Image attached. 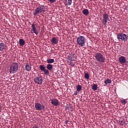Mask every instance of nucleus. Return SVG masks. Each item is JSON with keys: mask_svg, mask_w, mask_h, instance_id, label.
Segmentation results:
<instances>
[{"mask_svg": "<svg viewBox=\"0 0 128 128\" xmlns=\"http://www.w3.org/2000/svg\"><path fill=\"white\" fill-rule=\"evenodd\" d=\"M18 64L16 62H14L10 66L9 72L10 74H15L18 72Z\"/></svg>", "mask_w": 128, "mask_h": 128, "instance_id": "nucleus-1", "label": "nucleus"}, {"mask_svg": "<svg viewBox=\"0 0 128 128\" xmlns=\"http://www.w3.org/2000/svg\"><path fill=\"white\" fill-rule=\"evenodd\" d=\"M94 58L96 60L100 62H104L105 58L102 54L100 52H96L94 54Z\"/></svg>", "mask_w": 128, "mask_h": 128, "instance_id": "nucleus-2", "label": "nucleus"}, {"mask_svg": "<svg viewBox=\"0 0 128 128\" xmlns=\"http://www.w3.org/2000/svg\"><path fill=\"white\" fill-rule=\"evenodd\" d=\"M85 38L83 36H79L76 38V44L80 46H85Z\"/></svg>", "mask_w": 128, "mask_h": 128, "instance_id": "nucleus-3", "label": "nucleus"}, {"mask_svg": "<svg viewBox=\"0 0 128 128\" xmlns=\"http://www.w3.org/2000/svg\"><path fill=\"white\" fill-rule=\"evenodd\" d=\"M46 12L45 8L43 6H40L38 8H36L34 12V15L36 16L41 13H44Z\"/></svg>", "mask_w": 128, "mask_h": 128, "instance_id": "nucleus-4", "label": "nucleus"}, {"mask_svg": "<svg viewBox=\"0 0 128 128\" xmlns=\"http://www.w3.org/2000/svg\"><path fill=\"white\" fill-rule=\"evenodd\" d=\"M34 108L36 110H44L45 109V106L44 104H41L40 103L36 102L34 104Z\"/></svg>", "mask_w": 128, "mask_h": 128, "instance_id": "nucleus-5", "label": "nucleus"}, {"mask_svg": "<svg viewBox=\"0 0 128 128\" xmlns=\"http://www.w3.org/2000/svg\"><path fill=\"white\" fill-rule=\"evenodd\" d=\"M117 38L119 40L126 41L127 40V35L124 33L120 34L117 36Z\"/></svg>", "mask_w": 128, "mask_h": 128, "instance_id": "nucleus-6", "label": "nucleus"}, {"mask_svg": "<svg viewBox=\"0 0 128 128\" xmlns=\"http://www.w3.org/2000/svg\"><path fill=\"white\" fill-rule=\"evenodd\" d=\"M34 81L36 84L41 85L43 82L42 78V76L36 77L34 78Z\"/></svg>", "mask_w": 128, "mask_h": 128, "instance_id": "nucleus-7", "label": "nucleus"}, {"mask_svg": "<svg viewBox=\"0 0 128 128\" xmlns=\"http://www.w3.org/2000/svg\"><path fill=\"white\" fill-rule=\"evenodd\" d=\"M108 20V16L106 14H104L103 15L102 24L106 26L107 21Z\"/></svg>", "mask_w": 128, "mask_h": 128, "instance_id": "nucleus-8", "label": "nucleus"}, {"mask_svg": "<svg viewBox=\"0 0 128 128\" xmlns=\"http://www.w3.org/2000/svg\"><path fill=\"white\" fill-rule=\"evenodd\" d=\"M32 34L34 33L36 36L38 34V30L36 29L35 24H33L32 25V30H31Z\"/></svg>", "mask_w": 128, "mask_h": 128, "instance_id": "nucleus-9", "label": "nucleus"}, {"mask_svg": "<svg viewBox=\"0 0 128 128\" xmlns=\"http://www.w3.org/2000/svg\"><path fill=\"white\" fill-rule=\"evenodd\" d=\"M51 104L52 105L57 106L60 104V102H58V100L57 99L52 98L51 100Z\"/></svg>", "mask_w": 128, "mask_h": 128, "instance_id": "nucleus-10", "label": "nucleus"}, {"mask_svg": "<svg viewBox=\"0 0 128 128\" xmlns=\"http://www.w3.org/2000/svg\"><path fill=\"white\" fill-rule=\"evenodd\" d=\"M119 62L120 64H124L126 62V60L124 56H120L119 58Z\"/></svg>", "mask_w": 128, "mask_h": 128, "instance_id": "nucleus-11", "label": "nucleus"}, {"mask_svg": "<svg viewBox=\"0 0 128 128\" xmlns=\"http://www.w3.org/2000/svg\"><path fill=\"white\" fill-rule=\"evenodd\" d=\"M64 3L66 6H71L72 4V0H64Z\"/></svg>", "mask_w": 128, "mask_h": 128, "instance_id": "nucleus-12", "label": "nucleus"}, {"mask_svg": "<svg viewBox=\"0 0 128 128\" xmlns=\"http://www.w3.org/2000/svg\"><path fill=\"white\" fill-rule=\"evenodd\" d=\"M51 42L53 44H58V40L56 37L52 38Z\"/></svg>", "mask_w": 128, "mask_h": 128, "instance_id": "nucleus-13", "label": "nucleus"}, {"mask_svg": "<svg viewBox=\"0 0 128 128\" xmlns=\"http://www.w3.org/2000/svg\"><path fill=\"white\" fill-rule=\"evenodd\" d=\"M19 44L20 46H22L26 44L25 40L24 39H20Z\"/></svg>", "mask_w": 128, "mask_h": 128, "instance_id": "nucleus-14", "label": "nucleus"}, {"mask_svg": "<svg viewBox=\"0 0 128 128\" xmlns=\"http://www.w3.org/2000/svg\"><path fill=\"white\" fill-rule=\"evenodd\" d=\"M31 69H32L31 66L29 65L28 64H27L26 66H25V70H26L27 72H30Z\"/></svg>", "mask_w": 128, "mask_h": 128, "instance_id": "nucleus-15", "label": "nucleus"}, {"mask_svg": "<svg viewBox=\"0 0 128 128\" xmlns=\"http://www.w3.org/2000/svg\"><path fill=\"white\" fill-rule=\"evenodd\" d=\"M46 62L48 64H53L54 62V60L53 58H50V59L47 60Z\"/></svg>", "mask_w": 128, "mask_h": 128, "instance_id": "nucleus-16", "label": "nucleus"}, {"mask_svg": "<svg viewBox=\"0 0 128 128\" xmlns=\"http://www.w3.org/2000/svg\"><path fill=\"white\" fill-rule=\"evenodd\" d=\"M46 68L48 70H52V64H48L46 65Z\"/></svg>", "mask_w": 128, "mask_h": 128, "instance_id": "nucleus-17", "label": "nucleus"}, {"mask_svg": "<svg viewBox=\"0 0 128 128\" xmlns=\"http://www.w3.org/2000/svg\"><path fill=\"white\" fill-rule=\"evenodd\" d=\"M4 43H0V52L4 50Z\"/></svg>", "mask_w": 128, "mask_h": 128, "instance_id": "nucleus-18", "label": "nucleus"}, {"mask_svg": "<svg viewBox=\"0 0 128 128\" xmlns=\"http://www.w3.org/2000/svg\"><path fill=\"white\" fill-rule=\"evenodd\" d=\"M4 43H0V52L4 50Z\"/></svg>", "mask_w": 128, "mask_h": 128, "instance_id": "nucleus-19", "label": "nucleus"}, {"mask_svg": "<svg viewBox=\"0 0 128 128\" xmlns=\"http://www.w3.org/2000/svg\"><path fill=\"white\" fill-rule=\"evenodd\" d=\"M82 13L84 15H87L89 14V10L87 9H85L82 10Z\"/></svg>", "mask_w": 128, "mask_h": 128, "instance_id": "nucleus-20", "label": "nucleus"}, {"mask_svg": "<svg viewBox=\"0 0 128 128\" xmlns=\"http://www.w3.org/2000/svg\"><path fill=\"white\" fill-rule=\"evenodd\" d=\"M76 91L80 92V90H82V87L80 85H78V86H76Z\"/></svg>", "mask_w": 128, "mask_h": 128, "instance_id": "nucleus-21", "label": "nucleus"}, {"mask_svg": "<svg viewBox=\"0 0 128 128\" xmlns=\"http://www.w3.org/2000/svg\"><path fill=\"white\" fill-rule=\"evenodd\" d=\"M40 70H41L42 71L46 70V68H45V66H44V65H40Z\"/></svg>", "mask_w": 128, "mask_h": 128, "instance_id": "nucleus-22", "label": "nucleus"}, {"mask_svg": "<svg viewBox=\"0 0 128 128\" xmlns=\"http://www.w3.org/2000/svg\"><path fill=\"white\" fill-rule=\"evenodd\" d=\"M92 89L94 90H96L97 89H98V86L96 84H93V86H92Z\"/></svg>", "mask_w": 128, "mask_h": 128, "instance_id": "nucleus-23", "label": "nucleus"}, {"mask_svg": "<svg viewBox=\"0 0 128 128\" xmlns=\"http://www.w3.org/2000/svg\"><path fill=\"white\" fill-rule=\"evenodd\" d=\"M124 121L122 119H120L119 120V124L122 125L124 124Z\"/></svg>", "mask_w": 128, "mask_h": 128, "instance_id": "nucleus-24", "label": "nucleus"}, {"mask_svg": "<svg viewBox=\"0 0 128 128\" xmlns=\"http://www.w3.org/2000/svg\"><path fill=\"white\" fill-rule=\"evenodd\" d=\"M111 82H112V80H110V79L106 80L104 82V84H111Z\"/></svg>", "mask_w": 128, "mask_h": 128, "instance_id": "nucleus-25", "label": "nucleus"}, {"mask_svg": "<svg viewBox=\"0 0 128 128\" xmlns=\"http://www.w3.org/2000/svg\"><path fill=\"white\" fill-rule=\"evenodd\" d=\"M84 77H85V78H86V79L89 80V78H90L89 74H88V73L85 74L84 75Z\"/></svg>", "mask_w": 128, "mask_h": 128, "instance_id": "nucleus-26", "label": "nucleus"}, {"mask_svg": "<svg viewBox=\"0 0 128 128\" xmlns=\"http://www.w3.org/2000/svg\"><path fill=\"white\" fill-rule=\"evenodd\" d=\"M44 72V74H46V75L48 76L50 74V72H48V70H43Z\"/></svg>", "mask_w": 128, "mask_h": 128, "instance_id": "nucleus-27", "label": "nucleus"}, {"mask_svg": "<svg viewBox=\"0 0 128 128\" xmlns=\"http://www.w3.org/2000/svg\"><path fill=\"white\" fill-rule=\"evenodd\" d=\"M120 102H122V104L124 105H126V104L127 103L126 100H122Z\"/></svg>", "mask_w": 128, "mask_h": 128, "instance_id": "nucleus-28", "label": "nucleus"}, {"mask_svg": "<svg viewBox=\"0 0 128 128\" xmlns=\"http://www.w3.org/2000/svg\"><path fill=\"white\" fill-rule=\"evenodd\" d=\"M70 66H71L72 67H73L74 66V63L72 62H70Z\"/></svg>", "mask_w": 128, "mask_h": 128, "instance_id": "nucleus-29", "label": "nucleus"}, {"mask_svg": "<svg viewBox=\"0 0 128 128\" xmlns=\"http://www.w3.org/2000/svg\"><path fill=\"white\" fill-rule=\"evenodd\" d=\"M56 0H48V2H50V3H54L55 2Z\"/></svg>", "mask_w": 128, "mask_h": 128, "instance_id": "nucleus-30", "label": "nucleus"}, {"mask_svg": "<svg viewBox=\"0 0 128 128\" xmlns=\"http://www.w3.org/2000/svg\"><path fill=\"white\" fill-rule=\"evenodd\" d=\"M32 128H40V127H38L36 125H34L32 127Z\"/></svg>", "mask_w": 128, "mask_h": 128, "instance_id": "nucleus-31", "label": "nucleus"}, {"mask_svg": "<svg viewBox=\"0 0 128 128\" xmlns=\"http://www.w3.org/2000/svg\"><path fill=\"white\" fill-rule=\"evenodd\" d=\"M77 94H78L77 92H75L74 93V95H77Z\"/></svg>", "mask_w": 128, "mask_h": 128, "instance_id": "nucleus-32", "label": "nucleus"}, {"mask_svg": "<svg viewBox=\"0 0 128 128\" xmlns=\"http://www.w3.org/2000/svg\"><path fill=\"white\" fill-rule=\"evenodd\" d=\"M67 108H68V110H70V109H69L70 108L68 107Z\"/></svg>", "mask_w": 128, "mask_h": 128, "instance_id": "nucleus-33", "label": "nucleus"}, {"mask_svg": "<svg viewBox=\"0 0 128 128\" xmlns=\"http://www.w3.org/2000/svg\"><path fill=\"white\" fill-rule=\"evenodd\" d=\"M0 110H1V106H0Z\"/></svg>", "mask_w": 128, "mask_h": 128, "instance_id": "nucleus-34", "label": "nucleus"}, {"mask_svg": "<svg viewBox=\"0 0 128 128\" xmlns=\"http://www.w3.org/2000/svg\"><path fill=\"white\" fill-rule=\"evenodd\" d=\"M72 61H74V60H72Z\"/></svg>", "mask_w": 128, "mask_h": 128, "instance_id": "nucleus-35", "label": "nucleus"}, {"mask_svg": "<svg viewBox=\"0 0 128 128\" xmlns=\"http://www.w3.org/2000/svg\"><path fill=\"white\" fill-rule=\"evenodd\" d=\"M87 1H88V0H86Z\"/></svg>", "mask_w": 128, "mask_h": 128, "instance_id": "nucleus-36", "label": "nucleus"}]
</instances>
